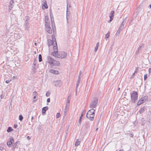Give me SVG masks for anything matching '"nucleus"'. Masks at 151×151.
Wrapping results in <instances>:
<instances>
[{
  "mask_svg": "<svg viewBox=\"0 0 151 151\" xmlns=\"http://www.w3.org/2000/svg\"><path fill=\"white\" fill-rule=\"evenodd\" d=\"M58 48L56 50H55L52 52V55L55 57L63 58H65L67 56V54L64 52H58Z\"/></svg>",
  "mask_w": 151,
  "mask_h": 151,
  "instance_id": "nucleus-1",
  "label": "nucleus"
},
{
  "mask_svg": "<svg viewBox=\"0 0 151 151\" xmlns=\"http://www.w3.org/2000/svg\"><path fill=\"white\" fill-rule=\"evenodd\" d=\"M48 44L49 47L52 45L53 46L54 51L57 49L58 46L55 38L53 39V40H48Z\"/></svg>",
  "mask_w": 151,
  "mask_h": 151,
  "instance_id": "nucleus-2",
  "label": "nucleus"
},
{
  "mask_svg": "<svg viewBox=\"0 0 151 151\" xmlns=\"http://www.w3.org/2000/svg\"><path fill=\"white\" fill-rule=\"evenodd\" d=\"M95 110L93 109L89 110L86 114V116L91 120H92L95 116Z\"/></svg>",
  "mask_w": 151,
  "mask_h": 151,
  "instance_id": "nucleus-3",
  "label": "nucleus"
},
{
  "mask_svg": "<svg viewBox=\"0 0 151 151\" xmlns=\"http://www.w3.org/2000/svg\"><path fill=\"white\" fill-rule=\"evenodd\" d=\"M47 62L53 65H60L59 62L55 60L50 57L47 58Z\"/></svg>",
  "mask_w": 151,
  "mask_h": 151,
  "instance_id": "nucleus-4",
  "label": "nucleus"
},
{
  "mask_svg": "<svg viewBox=\"0 0 151 151\" xmlns=\"http://www.w3.org/2000/svg\"><path fill=\"white\" fill-rule=\"evenodd\" d=\"M138 93L136 91H133L131 94V98L132 102L134 103L138 99Z\"/></svg>",
  "mask_w": 151,
  "mask_h": 151,
  "instance_id": "nucleus-5",
  "label": "nucleus"
},
{
  "mask_svg": "<svg viewBox=\"0 0 151 151\" xmlns=\"http://www.w3.org/2000/svg\"><path fill=\"white\" fill-rule=\"evenodd\" d=\"M147 99V97L146 96H144L142 97L139 99L137 103V105L139 106L145 102Z\"/></svg>",
  "mask_w": 151,
  "mask_h": 151,
  "instance_id": "nucleus-6",
  "label": "nucleus"
},
{
  "mask_svg": "<svg viewBox=\"0 0 151 151\" xmlns=\"http://www.w3.org/2000/svg\"><path fill=\"white\" fill-rule=\"evenodd\" d=\"M98 102V100L96 99H95L93 101L91 104L90 107L91 108H95Z\"/></svg>",
  "mask_w": 151,
  "mask_h": 151,
  "instance_id": "nucleus-7",
  "label": "nucleus"
},
{
  "mask_svg": "<svg viewBox=\"0 0 151 151\" xmlns=\"http://www.w3.org/2000/svg\"><path fill=\"white\" fill-rule=\"evenodd\" d=\"M45 30L49 34H51L52 32V30L50 27L49 24L45 25Z\"/></svg>",
  "mask_w": 151,
  "mask_h": 151,
  "instance_id": "nucleus-8",
  "label": "nucleus"
},
{
  "mask_svg": "<svg viewBox=\"0 0 151 151\" xmlns=\"http://www.w3.org/2000/svg\"><path fill=\"white\" fill-rule=\"evenodd\" d=\"M42 8L43 9H47L48 8L46 1L45 0L42 1Z\"/></svg>",
  "mask_w": 151,
  "mask_h": 151,
  "instance_id": "nucleus-9",
  "label": "nucleus"
},
{
  "mask_svg": "<svg viewBox=\"0 0 151 151\" xmlns=\"http://www.w3.org/2000/svg\"><path fill=\"white\" fill-rule=\"evenodd\" d=\"M14 142V140L13 138L11 137L10 138V141L8 142L7 143V145L9 147H10L12 145V144L13 142Z\"/></svg>",
  "mask_w": 151,
  "mask_h": 151,
  "instance_id": "nucleus-10",
  "label": "nucleus"
},
{
  "mask_svg": "<svg viewBox=\"0 0 151 151\" xmlns=\"http://www.w3.org/2000/svg\"><path fill=\"white\" fill-rule=\"evenodd\" d=\"M50 72L55 75H58L60 73L58 71L54 69H51L50 70Z\"/></svg>",
  "mask_w": 151,
  "mask_h": 151,
  "instance_id": "nucleus-11",
  "label": "nucleus"
},
{
  "mask_svg": "<svg viewBox=\"0 0 151 151\" xmlns=\"http://www.w3.org/2000/svg\"><path fill=\"white\" fill-rule=\"evenodd\" d=\"M114 11H112L110 13L111 15L110 16V19L109 20V22H111L113 19L114 16Z\"/></svg>",
  "mask_w": 151,
  "mask_h": 151,
  "instance_id": "nucleus-12",
  "label": "nucleus"
},
{
  "mask_svg": "<svg viewBox=\"0 0 151 151\" xmlns=\"http://www.w3.org/2000/svg\"><path fill=\"white\" fill-rule=\"evenodd\" d=\"M45 25L49 24L50 22L49 19L48 17L47 16H45Z\"/></svg>",
  "mask_w": 151,
  "mask_h": 151,
  "instance_id": "nucleus-13",
  "label": "nucleus"
},
{
  "mask_svg": "<svg viewBox=\"0 0 151 151\" xmlns=\"http://www.w3.org/2000/svg\"><path fill=\"white\" fill-rule=\"evenodd\" d=\"M48 109V107H43L42 109V113H45L46 111Z\"/></svg>",
  "mask_w": 151,
  "mask_h": 151,
  "instance_id": "nucleus-14",
  "label": "nucleus"
},
{
  "mask_svg": "<svg viewBox=\"0 0 151 151\" xmlns=\"http://www.w3.org/2000/svg\"><path fill=\"white\" fill-rule=\"evenodd\" d=\"M80 142L78 141V139L76 140L75 143V145L76 146H78L80 144Z\"/></svg>",
  "mask_w": 151,
  "mask_h": 151,
  "instance_id": "nucleus-15",
  "label": "nucleus"
},
{
  "mask_svg": "<svg viewBox=\"0 0 151 151\" xmlns=\"http://www.w3.org/2000/svg\"><path fill=\"white\" fill-rule=\"evenodd\" d=\"M99 45V42H98L96 44V47L95 49V52L97 50H98V49Z\"/></svg>",
  "mask_w": 151,
  "mask_h": 151,
  "instance_id": "nucleus-16",
  "label": "nucleus"
},
{
  "mask_svg": "<svg viewBox=\"0 0 151 151\" xmlns=\"http://www.w3.org/2000/svg\"><path fill=\"white\" fill-rule=\"evenodd\" d=\"M39 61L40 62H41L42 61V56L41 54L39 55Z\"/></svg>",
  "mask_w": 151,
  "mask_h": 151,
  "instance_id": "nucleus-17",
  "label": "nucleus"
},
{
  "mask_svg": "<svg viewBox=\"0 0 151 151\" xmlns=\"http://www.w3.org/2000/svg\"><path fill=\"white\" fill-rule=\"evenodd\" d=\"M13 130V129H12V128L11 127H9L7 130V131L8 132H10L11 131H12Z\"/></svg>",
  "mask_w": 151,
  "mask_h": 151,
  "instance_id": "nucleus-18",
  "label": "nucleus"
},
{
  "mask_svg": "<svg viewBox=\"0 0 151 151\" xmlns=\"http://www.w3.org/2000/svg\"><path fill=\"white\" fill-rule=\"evenodd\" d=\"M144 111V109L143 108H141L139 111L140 113L142 114Z\"/></svg>",
  "mask_w": 151,
  "mask_h": 151,
  "instance_id": "nucleus-19",
  "label": "nucleus"
},
{
  "mask_svg": "<svg viewBox=\"0 0 151 151\" xmlns=\"http://www.w3.org/2000/svg\"><path fill=\"white\" fill-rule=\"evenodd\" d=\"M110 36V33L109 32H108L106 35V38H108Z\"/></svg>",
  "mask_w": 151,
  "mask_h": 151,
  "instance_id": "nucleus-20",
  "label": "nucleus"
},
{
  "mask_svg": "<svg viewBox=\"0 0 151 151\" xmlns=\"http://www.w3.org/2000/svg\"><path fill=\"white\" fill-rule=\"evenodd\" d=\"M147 77V74H145L144 76V80L145 81Z\"/></svg>",
  "mask_w": 151,
  "mask_h": 151,
  "instance_id": "nucleus-21",
  "label": "nucleus"
},
{
  "mask_svg": "<svg viewBox=\"0 0 151 151\" xmlns=\"http://www.w3.org/2000/svg\"><path fill=\"white\" fill-rule=\"evenodd\" d=\"M23 117L22 116V115H20L19 116V119L21 121H22V120L23 119Z\"/></svg>",
  "mask_w": 151,
  "mask_h": 151,
  "instance_id": "nucleus-22",
  "label": "nucleus"
},
{
  "mask_svg": "<svg viewBox=\"0 0 151 151\" xmlns=\"http://www.w3.org/2000/svg\"><path fill=\"white\" fill-rule=\"evenodd\" d=\"M60 116V114L59 113H57L56 115V117L57 118H59Z\"/></svg>",
  "mask_w": 151,
  "mask_h": 151,
  "instance_id": "nucleus-23",
  "label": "nucleus"
},
{
  "mask_svg": "<svg viewBox=\"0 0 151 151\" xmlns=\"http://www.w3.org/2000/svg\"><path fill=\"white\" fill-rule=\"evenodd\" d=\"M82 117H83V115L82 114H81V116H80V119H79V122L80 123H81V120L82 119Z\"/></svg>",
  "mask_w": 151,
  "mask_h": 151,
  "instance_id": "nucleus-24",
  "label": "nucleus"
},
{
  "mask_svg": "<svg viewBox=\"0 0 151 151\" xmlns=\"http://www.w3.org/2000/svg\"><path fill=\"white\" fill-rule=\"evenodd\" d=\"M10 81H11V80H6V81L5 82L7 83H9Z\"/></svg>",
  "mask_w": 151,
  "mask_h": 151,
  "instance_id": "nucleus-25",
  "label": "nucleus"
},
{
  "mask_svg": "<svg viewBox=\"0 0 151 151\" xmlns=\"http://www.w3.org/2000/svg\"><path fill=\"white\" fill-rule=\"evenodd\" d=\"M50 101V98H48L47 100V101L48 102H49Z\"/></svg>",
  "mask_w": 151,
  "mask_h": 151,
  "instance_id": "nucleus-26",
  "label": "nucleus"
},
{
  "mask_svg": "<svg viewBox=\"0 0 151 151\" xmlns=\"http://www.w3.org/2000/svg\"><path fill=\"white\" fill-rule=\"evenodd\" d=\"M49 95H50V94L49 93L47 92L46 93V95L47 96H49Z\"/></svg>",
  "mask_w": 151,
  "mask_h": 151,
  "instance_id": "nucleus-27",
  "label": "nucleus"
},
{
  "mask_svg": "<svg viewBox=\"0 0 151 151\" xmlns=\"http://www.w3.org/2000/svg\"><path fill=\"white\" fill-rule=\"evenodd\" d=\"M36 96H35L34 97V99H35V100H34V101H35V100H37V99H36Z\"/></svg>",
  "mask_w": 151,
  "mask_h": 151,
  "instance_id": "nucleus-28",
  "label": "nucleus"
},
{
  "mask_svg": "<svg viewBox=\"0 0 151 151\" xmlns=\"http://www.w3.org/2000/svg\"><path fill=\"white\" fill-rule=\"evenodd\" d=\"M14 127L15 128H16L17 127V125L16 124H14Z\"/></svg>",
  "mask_w": 151,
  "mask_h": 151,
  "instance_id": "nucleus-29",
  "label": "nucleus"
},
{
  "mask_svg": "<svg viewBox=\"0 0 151 151\" xmlns=\"http://www.w3.org/2000/svg\"><path fill=\"white\" fill-rule=\"evenodd\" d=\"M27 139L28 140H29L30 139V137L29 136H27Z\"/></svg>",
  "mask_w": 151,
  "mask_h": 151,
  "instance_id": "nucleus-30",
  "label": "nucleus"
},
{
  "mask_svg": "<svg viewBox=\"0 0 151 151\" xmlns=\"http://www.w3.org/2000/svg\"><path fill=\"white\" fill-rule=\"evenodd\" d=\"M149 71H151V68H150L149 69Z\"/></svg>",
  "mask_w": 151,
  "mask_h": 151,
  "instance_id": "nucleus-31",
  "label": "nucleus"
},
{
  "mask_svg": "<svg viewBox=\"0 0 151 151\" xmlns=\"http://www.w3.org/2000/svg\"><path fill=\"white\" fill-rule=\"evenodd\" d=\"M35 45H37V43H35Z\"/></svg>",
  "mask_w": 151,
  "mask_h": 151,
  "instance_id": "nucleus-32",
  "label": "nucleus"
},
{
  "mask_svg": "<svg viewBox=\"0 0 151 151\" xmlns=\"http://www.w3.org/2000/svg\"><path fill=\"white\" fill-rule=\"evenodd\" d=\"M34 93H35L36 94L37 93V92H34Z\"/></svg>",
  "mask_w": 151,
  "mask_h": 151,
  "instance_id": "nucleus-33",
  "label": "nucleus"
},
{
  "mask_svg": "<svg viewBox=\"0 0 151 151\" xmlns=\"http://www.w3.org/2000/svg\"><path fill=\"white\" fill-rule=\"evenodd\" d=\"M150 8H151V4L150 5Z\"/></svg>",
  "mask_w": 151,
  "mask_h": 151,
  "instance_id": "nucleus-34",
  "label": "nucleus"
},
{
  "mask_svg": "<svg viewBox=\"0 0 151 151\" xmlns=\"http://www.w3.org/2000/svg\"><path fill=\"white\" fill-rule=\"evenodd\" d=\"M12 3H14V1L13 0H12Z\"/></svg>",
  "mask_w": 151,
  "mask_h": 151,
  "instance_id": "nucleus-35",
  "label": "nucleus"
},
{
  "mask_svg": "<svg viewBox=\"0 0 151 151\" xmlns=\"http://www.w3.org/2000/svg\"><path fill=\"white\" fill-rule=\"evenodd\" d=\"M119 151H123V150H120Z\"/></svg>",
  "mask_w": 151,
  "mask_h": 151,
  "instance_id": "nucleus-36",
  "label": "nucleus"
},
{
  "mask_svg": "<svg viewBox=\"0 0 151 151\" xmlns=\"http://www.w3.org/2000/svg\"><path fill=\"white\" fill-rule=\"evenodd\" d=\"M120 90V88H118V90Z\"/></svg>",
  "mask_w": 151,
  "mask_h": 151,
  "instance_id": "nucleus-37",
  "label": "nucleus"
},
{
  "mask_svg": "<svg viewBox=\"0 0 151 151\" xmlns=\"http://www.w3.org/2000/svg\"><path fill=\"white\" fill-rule=\"evenodd\" d=\"M35 54H36V52H35Z\"/></svg>",
  "mask_w": 151,
  "mask_h": 151,
  "instance_id": "nucleus-38",
  "label": "nucleus"
},
{
  "mask_svg": "<svg viewBox=\"0 0 151 151\" xmlns=\"http://www.w3.org/2000/svg\"><path fill=\"white\" fill-rule=\"evenodd\" d=\"M33 117H32V119H33Z\"/></svg>",
  "mask_w": 151,
  "mask_h": 151,
  "instance_id": "nucleus-39",
  "label": "nucleus"
}]
</instances>
